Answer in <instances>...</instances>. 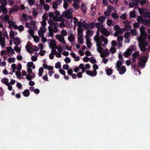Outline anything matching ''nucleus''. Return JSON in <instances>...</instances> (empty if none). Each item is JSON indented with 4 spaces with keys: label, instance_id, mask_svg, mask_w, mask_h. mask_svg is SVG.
<instances>
[{
    "label": "nucleus",
    "instance_id": "10",
    "mask_svg": "<svg viewBox=\"0 0 150 150\" xmlns=\"http://www.w3.org/2000/svg\"><path fill=\"white\" fill-rule=\"evenodd\" d=\"M86 73L90 76H95L97 74V72L96 70H93V71H87Z\"/></svg>",
    "mask_w": 150,
    "mask_h": 150
},
{
    "label": "nucleus",
    "instance_id": "46",
    "mask_svg": "<svg viewBox=\"0 0 150 150\" xmlns=\"http://www.w3.org/2000/svg\"><path fill=\"white\" fill-rule=\"evenodd\" d=\"M3 19L5 21L7 22L9 20V17L8 15H6L5 16Z\"/></svg>",
    "mask_w": 150,
    "mask_h": 150
},
{
    "label": "nucleus",
    "instance_id": "13",
    "mask_svg": "<svg viewBox=\"0 0 150 150\" xmlns=\"http://www.w3.org/2000/svg\"><path fill=\"white\" fill-rule=\"evenodd\" d=\"M13 39L14 40V43L15 45H20L21 43L20 40V38L19 37H16Z\"/></svg>",
    "mask_w": 150,
    "mask_h": 150
},
{
    "label": "nucleus",
    "instance_id": "39",
    "mask_svg": "<svg viewBox=\"0 0 150 150\" xmlns=\"http://www.w3.org/2000/svg\"><path fill=\"white\" fill-rule=\"evenodd\" d=\"M112 17L115 19H117L118 17V15L116 13H113L111 14Z\"/></svg>",
    "mask_w": 150,
    "mask_h": 150
},
{
    "label": "nucleus",
    "instance_id": "1",
    "mask_svg": "<svg viewBox=\"0 0 150 150\" xmlns=\"http://www.w3.org/2000/svg\"><path fill=\"white\" fill-rule=\"evenodd\" d=\"M99 31H98L96 32V35L94 38V40L96 42H104L105 44H107L108 42V39L107 38H105L103 35L100 36V33Z\"/></svg>",
    "mask_w": 150,
    "mask_h": 150
},
{
    "label": "nucleus",
    "instance_id": "36",
    "mask_svg": "<svg viewBox=\"0 0 150 150\" xmlns=\"http://www.w3.org/2000/svg\"><path fill=\"white\" fill-rule=\"evenodd\" d=\"M110 51L112 54H113L116 52V49L114 47H111L110 49Z\"/></svg>",
    "mask_w": 150,
    "mask_h": 150
},
{
    "label": "nucleus",
    "instance_id": "14",
    "mask_svg": "<svg viewBox=\"0 0 150 150\" xmlns=\"http://www.w3.org/2000/svg\"><path fill=\"white\" fill-rule=\"evenodd\" d=\"M56 38L61 42H63V40H64V37L62 36L59 34L56 35Z\"/></svg>",
    "mask_w": 150,
    "mask_h": 150
},
{
    "label": "nucleus",
    "instance_id": "49",
    "mask_svg": "<svg viewBox=\"0 0 150 150\" xmlns=\"http://www.w3.org/2000/svg\"><path fill=\"white\" fill-rule=\"evenodd\" d=\"M53 31H49L48 34V37H51L52 38H53V35H54Z\"/></svg>",
    "mask_w": 150,
    "mask_h": 150
},
{
    "label": "nucleus",
    "instance_id": "19",
    "mask_svg": "<svg viewBox=\"0 0 150 150\" xmlns=\"http://www.w3.org/2000/svg\"><path fill=\"white\" fill-rule=\"evenodd\" d=\"M1 81L3 83L5 84L6 85H8L9 83L8 82V79L6 78H4L1 80Z\"/></svg>",
    "mask_w": 150,
    "mask_h": 150
},
{
    "label": "nucleus",
    "instance_id": "40",
    "mask_svg": "<svg viewBox=\"0 0 150 150\" xmlns=\"http://www.w3.org/2000/svg\"><path fill=\"white\" fill-rule=\"evenodd\" d=\"M143 23H144L146 25L148 24L150 25V20L147 19H145V20H144V22Z\"/></svg>",
    "mask_w": 150,
    "mask_h": 150
},
{
    "label": "nucleus",
    "instance_id": "16",
    "mask_svg": "<svg viewBox=\"0 0 150 150\" xmlns=\"http://www.w3.org/2000/svg\"><path fill=\"white\" fill-rule=\"evenodd\" d=\"M106 18L105 17L103 16L99 17L97 19L98 21L100 23H103L104 22Z\"/></svg>",
    "mask_w": 150,
    "mask_h": 150
},
{
    "label": "nucleus",
    "instance_id": "23",
    "mask_svg": "<svg viewBox=\"0 0 150 150\" xmlns=\"http://www.w3.org/2000/svg\"><path fill=\"white\" fill-rule=\"evenodd\" d=\"M28 68H32V69H34L35 67V65H34V64L32 62H29L28 63Z\"/></svg>",
    "mask_w": 150,
    "mask_h": 150
},
{
    "label": "nucleus",
    "instance_id": "55",
    "mask_svg": "<svg viewBox=\"0 0 150 150\" xmlns=\"http://www.w3.org/2000/svg\"><path fill=\"white\" fill-rule=\"evenodd\" d=\"M30 34L33 36L34 35V31L33 29H30L29 31Z\"/></svg>",
    "mask_w": 150,
    "mask_h": 150
},
{
    "label": "nucleus",
    "instance_id": "6",
    "mask_svg": "<svg viewBox=\"0 0 150 150\" xmlns=\"http://www.w3.org/2000/svg\"><path fill=\"white\" fill-rule=\"evenodd\" d=\"M139 46L141 51L145 52L146 51V47L148 45L146 46L144 43H139Z\"/></svg>",
    "mask_w": 150,
    "mask_h": 150
},
{
    "label": "nucleus",
    "instance_id": "61",
    "mask_svg": "<svg viewBox=\"0 0 150 150\" xmlns=\"http://www.w3.org/2000/svg\"><path fill=\"white\" fill-rule=\"evenodd\" d=\"M14 49L16 51L18 52H19L20 51V49H19L17 45L15 46L14 48Z\"/></svg>",
    "mask_w": 150,
    "mask_h": 150
},
{
    "label": "nucleus",
    "instance_id": "37",
    "mask_svg": "<svg viewBox=\"0 0 150 150\" xmlns=\"http://www.w3.org/2000/svg\"><path fill=\"white\" fill-rule=\"evenodd\" d=\"M46 19H43V21L40 22L42 25L44 27H45V26L47 24V23L46 22Z\"/></svg>",
    "mask_w": 150,
    "mask_h": 150
},
{
    "label": "nucleus",
    "instance_id": "24",
    "mask_svg": "<svg viewBox=\"0 0 150 150\" xmlns=\"http://www.w3.org/2000/svg\"><path fill=\"white\" fill-rule=\"evenodd\" d=\"M122 62L120 60H118L117 61L116 63V67L117 68V69H119L120 67H121L122 65Z\"/></svg>",
    "mask_w": 150,
    "mask_h": 150
},
{
    "label": "nucleus",
    "instance_id": "15",
    "mask_svg": "<svg viewBox=\"0 0 150 150\" xmlns=\"http://www.w3.org/2000/svg\"><path fill=\"white\" fill-rule=\"evenodd\" d=\"M130 49H127V51L125 52L123 54L124 56L126 57H129L131 54V51H130Z\"/></svg>",
    "mask_w": 150,
    "mask_h": 150
},
{
    "label": "nucleus",
    "instance_id": "22",
    "mask_svg": "<svg viewBox=\"0 0 150 150\" xmlns=\"http://www.w3.org/2000/svg\"><path fill=\"white\" fill-rule=\"evenodd\" d=\"M81 8L83 12L85 14L87 10L86 5L84 4H82L81 6Z\"/></svg>",
    "mask_w": 150,
    "mask_h": 150
},
{
    "label": "nucleus",
    "instance_id": "42",
    "mask_svg": "<svg viewBox=\"0 0 150 150\" xmlns=\"http://www.w3.org/2000/svg\"><path fill=\"white\" fill-rule=\"evenodd\" d=\"M130 33L132 35H135L137 33L136 30L135 29H132L130 30Z\"/></svg>",
    "mask_w": 150,
    "mask_h": 150
},
{
    "label": "nucleus",
    "instance_id": "11",
    "mask_svg": "<svg viewBox=\"0 0 150 150\" xmlns=\"http://www.w3.org/2000/svg\"><path fill=\"white\" fill-rule=\"evenodd\" d=\"M0 8L1 9V11L4 14H6L8 12V11L7 8L4 6H3L2 4L0 6Z\"/></svg>",
    "mask_w": 150,
    "mask_h": 150
},
{
    "label": "nucleus",
    "instance_id": "60",
    "mask_svg": "<svg viewBox=\"0 0 150 150\" xmlns=\"http://www.w3.org/2000/svg\"><path fill=\"white\" fill-rule=\"evenodd\" d=\"M18 29L19 31H22L24 29V27L22 25H21L18 27Z\"/></svg>",
    "mask_w": 150,
    "mask_h": 150
},
{
    "label": "nucleus",
    "instance_id": "2",
    "mask_svg": "<svg viewBox=\"0 0 150 150\" xmlns=\"http://www.w3.org/2000/svg\"><path fill=\"white\" fill-rule=\"evenodd\" d=\"M148 35L147 33L146 32L141 33H140V36L138 37L137 39L138 40L139 43H144L146 46L148 45V43L147 42L145 41L147 38Z\"/></svg>",
    "mask_w": 150,
    "mask_h": 150
},
{
    "label": "nucleus",
    "instance_id": "4",
    "mask_svg": "<svg viewBox=\"0 0 150 150\" xmlns=\"http://www.w3.org/2000/svg\"><path fill=\"white\" fill-rule=\"evenodd\" d=\"M102 42H97L96 43V46L98 47V52L102 53L103 52V49L102 47Z\"/></svg>",
    "mask_w": 150,
    "mask_h": 150
},
{
    "label": "nucleus",
    "instance_id": "41",
    "mask_svg": "<svg viewBox=\"0 0 150 150\" xmlns=\"http://www.w3.org/2000/svg\"><path fill=\"white\" fill-rule=\"evenodd\" d=\"M83 27L85 29H87L88 28H89V25L87 24L85 22L83 21Z\"/></svg>",
    "mask_w": 150,
    "mask_h": 150
},
{
    "label": "nucleus",
    "instance_id": "50",
    "mask_svg": "<svg viewBox=\"0 0 150 150\" xmlns=\"http://www.w3.org/2000/svg\"><path fill=\"white\" fill-rule=\"evenodd\" d=\"M61 34L62 36L64 37L66 35L67 32L66 30H62L61 31Z\"/></svg>",
    "mask_w": 150,
    "mask_h": 150
},
{
    "label": "nucleus",
    "instance_id": "48",
    "mask_svg": "<svg viewBox=\"0 0 150 150\" xmlns=\"http://www.w3.org/2000/svg\"><path fill=\"white\" fill-rule=\"evenodd\" d=\"M130 36V33L129 32H127L125 34L124 37L125 38L127 39Z\"/></svg>",
    "mask_w": 150,
    "mask_h": 150
},
{
    "label": "nucleus",
    "instance_id": "54",
    "mask_svg": "<svg viewBox=\"0 0 150 150\" xmlns=\"http://www.w3.org/2000/svg\"><path fill=\"white\" fill-rule=\"evenodd\" d=\"M90 62L92 64L95 63L96 62V60L94 59L93 57H91L90 58Z\"/></svg>",
    "mask_w": 150,
    "mask_h": 150
},
{
    "label": "nucleus",
    "instance_id": "53",
    "mask_svg": "<svg viewBox=\"0 0 150 150\" xmlns=\"http://www.w3.org/2000/svg\"><path fill=\"white\" fill-rule=\"evenodd\" d=\"M139 23H135L133 24V26L134 28H137L139 26Z\"/></svg>",
    "mask_w": 150,
    "mask_h": 150
},
{
    "label": "nucleus",
    "instance_id": "64",
    "mask_svg": "<svg viewBox=\"0 0 150 150\" xmlns=\"http://www.w3.org/2000/svg\"><path fill=\"white\" fill-rule=\"evenodd\" d=\"M73 6L74 8L76 9H78L79 7V5L77 4V3H74L73 4Z\"/></svg>",
    "mask_w": 150,
    "mask_h": 150
},
{
    "label": "nucleus",
    "instance_id": "31",
    "mask_svg": "<svg viewBox=\"0 0 150 150\" xmlns=\"http://www.w3.org/2000/svg\"><path fill=\"white\" fill-rule=\"evenodd\" d=\"M22 16L24 21H28V17L26 14L23 13Z\"/></svg>",
    "mask_w": 150,
    "mask_h": 150
},
{
    "label": "nucleus",
    "instance_id": "43",
    "mask_svg": "<svg viewBox=\"0 0 150 150\" xmlns=\"http://www.w3.org/2000/svg\"><path fill=\"white\" fill-rule=\"evenodd\" d=\"M107 9L108 11L110 12L111 13L113 9V7L112 6H108L107 7Z\"/></svg>",
    "mask_w": 150,
    "mask_h": 150
},
{
    "label": "nucleus",
    "instance_id": "33",
    "mask_svg": "<svg viewBox=\"0 0 150 150\" xmlns=\"http://www.w3.org/2000/svg\"><path fill=\"white\" fill-rule=\"evenodd\" d=\"M14 33L15 32L13 30H11L10 32V38L11 39H13L15 38V37H14Z\"/></svg>",
    "mask_w": 150,
    "mask_h": 150
},
{
    "label": "nucleus",
    "instance_id": "3",
    "mask_svg": "<svg viewBox=\"0 0 150 150\" xmlns=\"http://www.w3.org/2000/svg\"><path fill=\"white\" fill-rule=\"evenodd\" d=\"M55 42V40L54 39H51V44L52 45L51 46L50 45V47L51 49H57V50L60 53H61L62 51V49L61 46H58V47L57 46L54 42Z\"/></svg>",
    "mask_w": 150,
    "mask_h": 150
},
{
    "label": "nucleus",
    "instance_id": "44",
    "mask_svg": "<svg viewBox=\"0 0 150 150\" xmlns=\"http://www.w3.org/2000/svg\"><path fill=\"white\" fill-rule=\"evenodd\" d=\"M131 28H132V26L129 24L125 26V30H126V31L129 30H130V29H131Z\"/></svg>",
    "mask_w": 150,
    "mask_h": 150
},
{
    "label": "nucleus",
    "instance_id": "21",
    "mask_svg": "<svg viewBox=\"0 0 150 150\" xmlns=\"http://www.w3.org/2000/svg\"><path fill=\"white\" fill-rule=\"evenodd\" d=\"M31 45L32 46V45L31 44L30 45H29L27 44L25 47L27 51L29 53L30 52V51L33 50V48L31 47Z\"/></svg>",
    "mask_w": 150,
    "mask_h": 150
},
{
    "label": "nucleus",
    "instance_id": "18",
    "mask_svg": "<svg viewBox=\"0 0 150 150\" xmlns=\"http://www.w3.org/2000/svg\"><path fill=\"white\" fill-rule=\"evenodd\" d=\"M139 59L140 60V61L145 64V63L147 62V59L146 57L142 56L139 57Z\"/></svg>",
    "mask_w": 150,
    "mask_h": 150
},
{
    "label": "nucleus",
    "instance_id": "8",
    "mask_svg": "<svg viewBox=\"0 0 150 150\" xmlns=\"http://www.w3.org/2000/svg\"><path fill=\"white\" fill-rule=\"evenodd\" d=\"M117 69L120 74H124L126 71V67L124 65L121 66V67H120L119 69Z\"/></svg>",
    "mask_w": 150,
    "mask_h": 150
},
{
    "label": "nucleus",
    "instance_id": "12",
    "mask_svg": "<svg viewBox=\"0 0 150 150\" xmlns=\"http://www.w3.org/2000/svg\"><path fill=\"white\" fill-rule=\"evenodd\" d=\"M107 74L108 76L111 75L113 72V70L109 68L108 67H107L105 69Z\"/></svg>",
    "mask_w": 150,
    "mask_h": 150
},
{
    "label": "nucleus",
    "instance_id": "47",
    "mask_svg": "<svg viewBox=\"0 0 150 150\" xmlns=\"http://www.w3.org/2000/svg\"><path fill=\"white\" fill-rule=\"evenodd\" d=\"M112 23V20L110 19H108L107 20V24L108 25L110 26Z\"/></svg>",
    "mask_w": 150,
    "mask_h": 150
},
{
    "label": "nucleus",
    "instance_id": "45",
    "mask_svg": "<svg viewBox=\"0 0 150 150\" xmlns=\"http://www.w3.org/2000/svg\"><path fill=\"white\" fill-rule=\"evenodd\" d=\"M16 60L15 57H12L11 58H9L8 59V61L10 63L14 62Z\"/></svg>",
    "mask_w": 150,
    "mask_h": 150
},
{
    "label": "nucleus",
    "instance_id": "9",
    "mask_svg": "<svg viewBox=\"0 0 150 150\" xmlns=\"http://www.w3.org/2000/svg\"><path fill=\"white\" fill-rule=\"evenodd\" d=\"M96 27L98 31H100V29L104 28V25L103 23L97 22L96 24Z\"/></svg>",
    "mask_w": 150,
    "mask_h": 150
},
{
    "label": "nucleus",
    "instance_id": "7",
    "mask_svg": "<svg viewBox=\"0 0 150 150\" xmlns=\"http://www.w3.org/2000/svg\"><path fill=\"white\" fill-rule=\"evenodd\" d=\"M109 54L108 50L107 49H105L104 51L100 53V56L102 58L108 56Z\"/></svg>",
    "mask_w": 150,
    "mask_h": 150
},
{
    "label": "nucleus",
    "instance_id": "58",
    "mask_svg": "<svg viewBox=\"0 0 150 150\" xmlns=\"http://www.w3.org/2000/svg\"><path fill=\"white\" fill-rule=\"evenodd\" d=\"M61 65L60 62H57L55 64V67L57 69H59L61 67Z\"/></svg>",
    "mask_w": 150,
    "mask_h": 150
},
{
    "label": "nucleus",
    "instance_id": "38",
    "mask_svg": "<svg viewBox=\"0 0 150 150\" xmlns=\"http://www.w3.org/2000/svg\"><path fill=\"white\" fill-rule=\"evenodd\" d=\"M86 43H91V38L88 35H86Z\"/></svg>",
    "mask_w": 150,
    "mask_h": 150
},
{
    "label": "nucleus",
    "instance_id": "17",
    "mask_svg": "<svg viewBox=\"0 0 150 150\" xmlns=\"http://www.w3.org/2000/svg\"><path fill=\"white\" fill-rule=\"evenodd\" d=\"M23 96L27 97L30 94V92L28 89H25L23 92H22Z\"/></svg>",
    "mask_w": 150,
    "mask_h": 150
},
{
    "label": "nucleus",
    "instance_id": "27",
    "mask_svg": "<svg viewBox=\"0 0 150 150\" xmlns=\"http://www.w3.org/2000/svg\"><path fill=\"white\" fill-rule=\"evenodd\" d=\"M96 23L94 22H92L90 23L89 24V28L90 29H92L96 26Z\"/></svg>",
    "mask_w": 150,
    "mask_h": 150
},
{
    "label": "nucleus",
    "instance_id": "57",
    "mask_svg": "<svg viewBox=\"0 0 150 150\" xmlns=\"http://www.w3.org/2000/svg\"><path fill=\"white\" fill-rule=\"evenodd\" d=\"M38 59L37 57L35 56H33L31 57V59L32 61L35 62Z\"/></svg>",
    "mask_w": 150,
    "mask_h": 150
},
{
    "label": "nucleus",
    "instance_id": "51",
    "mask_svg": "<svg viewBox=\"0 0 150 150\" xmlns=\"http://www.w3.org/2000/svg\"><path fill=\"white\" fill-rule=\"evenodd\" d=\"M71 61V59L69 57H66L64 59V61L67 64H68Z\"/></svg>",
    "mask_w": 150,
    "mask_h": 150
},
{
    "label": "nucleus",
    "instance_id": "32",
    "mask_svg": "<svg viewBox=\"0 0 150 150\" xmlns=\"http://www.w3.org/2000/svg\"><path fill=\"white\" fill-rule=\"evenodd\" d=\"M78 40L79 43L80 44H82L83 43V36H80L78 38Z\"/></svg>",
    "mask_w": 150,
    "mask_h": 150
},
{
    "label": "nucleus",
    "instance_id": "56",
    "mask_svg": "<svg viewBox=\"0 0 150 150\" xmlns=\"http://www.w3.org/2000/svg\"><path fill=\"white\" fill-rule=\"evenodd\" d=\"M127 15L126 13H124L122 15L120 16V18L123 20H125L126 18Z\"/></svg>",
    "mask_w": 150,
    "mask_h": 150
},
{
    "label": "nucleus",
    "instance_id": "34",
    "mask_svg": "<svg viewBox=\"0 0 150 150\" xmlns=\"http://www.w3.org/2000/svg\"><path fill=\"white\" fill-rule=\"evenodd\" d=\"M3 89L2 87L0 88V96L3 97L4 92L3 91Z\"/></svg>",
    "mask_w": 150,
    "mask_h": 150
},
{
    "label": "nucleus",
    "instance_id": "35",
    "mask_svg": "<svg viewBox=\"0 0 150 150\" xmlns=\"http://www.w3.org/2000/svg\"><path fill=\"white\" fill-rule=\"evenodd\" d=\"M139 56V53L137 52H135L132 54V57H138Z\"/></svg>",
    "mask_w": 150,
    "mask_h": 150
},
{
    "label": "nucleus",
    "instance_id": "29",
    "mask_svg": "<svg viewBox=\"0 0 150 150\" xmlns=\"http://www.w3.org/2000/svg\"><path fill=\"white\" fill-rule=\"evenodd\" d=\"M68 39L69 41L71 42L74 40V37L72 35H71L68 37Z\"/></svg>",
    "mask_w": 150,
    "mask_h": 150
},
{
    "label": "nucleus",
    "instance_id": "59",
    "mask_svg": "<svg viewBox=\"0 0 150 150\" xmlns=\"http://www.w3.org/2000/svg\"><path fill=\"white\" fill-rule=\"evenodd\" d=\"M110 12L108 11H105L104 12V15L106 17H108L111 14Z\"/></svg>",
    "mask_w": 150,
    "mask_h": 150
},
{
    "label": "nucleus",
    "instance_id": "28",
    "mask_svg": "<svg viewBox=\"0 0 150 150\" xmlns=\"http://www.w3.org/2000/svg\"><path fill=\"white\" fill-rule=\"evenodd\" d=\"M136 49V46L134 45H131L130 46L129 48L128 49H130V51H131V53H132V52L135 50Z\"/></svg>",
    "mask_w": 150,
    "mask_h": 150
},
{
    "label": "nucleus",
    "instance_id": "30",
    "mask_svg": "<svg viewBox=\"0 0 150 150\" xmlns=\"http://www.w3.org/2000/svg\"><path fill=\"white\" fill-rule=\"evenodd\" d=\"M86 35H88V36H92L93 34V31L88 29L86 31Z\"/></svg>",
    "mask_w": 150,
    "mask_h": 150
},
{
    "label": "nucleus",
    "instance_id": "62",
    "mask_svg": "<svg viewBox=\"0 0 150 150\" xmlns=\"http://www.w3.org/2000/svg\"><path fill=\"white\" fill-rule=\"evenodd\" d=\"M73 71L71 69H69L67 70V73L68 74L70 75H72L73 74Z\"/></svg>",
    "mask_w": 150,
    "mask_h": 150
},
{
    "label": "nucleus",
    "instance_id": "5",
    "mask_svg": "<svg viewBox=\"0 0 150 150\" xmlns=\"http://www.w3.org/2000/svg\"><path fill=\"white\" fill-rule=\"evenodd\" d=\"M102 34L105 37H108L110 35V33L107 30V29L105 28H103L100 30Z\"/></svg>",
    "mask_w": 150,
    "mask_h": 150
},
{
    "label": "nucleus",
    "instance_id": "25",
    "mask_svg": "<svg viewBox=\"0 0 150 150\" xmlns=\"http://www.w3.org/2000/svg\"><path fill=\"white\" fill-rule=\"evenodd\" d=\"M136 15L135 11H131L129 13V17L130 18H135L136 17Z\"/></svg>",
    "mask_w": 150,
    "mask_h": 150
},
{
    "label": "nucleus",
    "instance_id": "26",
    "mask_svg": "<svg viewBox=\"0 0 150 150\" xmlns=\"http://www.w3.org/2000/svg\"><path fill=\"white\" fill-rule=\"evenodd\" d=\"M138 65L139 67H141L142 68H144L145 65V63L139 61H138Z\"/></svg>",
    "mask_w": 150,
    "mask_h": 150
},
{
    "label": "nucleus",
    "instance_id": "20",
    "mask_svg": "<svg viewBox=\"0 0 150 150\" xmlns=\"http://www.w3.org/2000/svg\"><path fill=\"white\" fill-rule=\"evenodd\" d=\"M137 21L139 23H143L144 22V19L141 16H138L137 19Z\"/></svg>",
    "mask_w": 150,
    "mask_h": 150
},
{
    "label": "nucleus",
    "instance_id": "52",
    "mask_svg": "<svg viewBox=\"0 0 150 150\" xmlns=\"http://www.w3.org/2000/svg\"><path fill=\"white\" fill-rule=\"evenodd\" d=\"M44 6V8L45 11H48L50 8V6L49 5L47 4H45Z\"/></svg>",
    "mask_w": 150,
    "mask_h": 150
},
{
    "label": "nucleus",
    "instance_id": "63",
    "mask_svg": "<svg viewBox=\"0 0 150 150\" xmlns=\"http://www.w3.org/2000/svg\"><path fill=\"white\" fill-rule=\"evenodd\" d=\"M38 34L39 36L41 38H42L44 36V33L41 32L40 30H39L38 32Z\"/></svg>",
    "mask_w": 150,
    "mask_h": 150
}]
</instances>
